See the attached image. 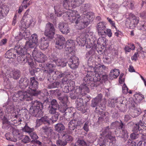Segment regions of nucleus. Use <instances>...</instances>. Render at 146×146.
Masks as SVG:
<instances>
[{
  "label": "nucleus",
  "instance_id": "obj_19",
  "mask_svg": "<svg viewBox=\"0 0 146 146\" xmlns=\"http://www.w3.org/2000/svg\"><path fill=\"white\" fill-rule=\"evenodd\" d=\"M58 25L60 31L63 34H67L70 32V29L67 24L61 22Z\"/></svg>",
  "mask_w": 146,
  "mask_h": 146
},
{
  "label": "nucleus",
  "instance_id": "obj_32",
  "mask_svg": "<svg viewBox=\"0 0 146 146\" xmlns=\"http://www.w3.org/2000/svg\"><path fill=\"white\" fill-rule=\"evenodd\" d=\"M3 78L4 79V84L5 88L7 89H11L12 87V85L9 80L6 77H3Z\"/></svg>",
  "mask_w": 146,
  "mask_h": 146
},
{
  "label": "nucleus",
  "instance_id": "obj_51",
  "mask_svg": "<svg viewBox=\"0 0 146 146\" xmlns=\"http://www.w3.org/2000/svg\"><path fill=\"white\" fill-rule=\"evenodd\" d=\"M41 120L44 124L50 125V121L48 117L46 116H44L40 119Z\"/></svg>",
  "mask_w": 146,
  "mask_h": 146
},
{
  "label": "nucleus",
  "instance_id": "obj_57",
  "mask_svg": "<svg viewBox=\"0 0 146 146\" xmlns=\"http://www.w3.org/2000/svg\"><path fill=\"white\" fill-rule=\"evenodd\" d=\"M51 74L50 72H49V73L48 74L47 76V80L49 82H52L53 80H56V77H55L54 75H53V76H51Z\"/></svg>",
  "mask_w": 146,
  "mask_h": 146
},
{
  "label": "nucleus",
  "instance_id": "obj_18",
  "mask_svg": "<svg viewBox=\"0 0 146 146\" xmlns=\"http://www.w3.org/2000/svg\"><path fill=\"white\" fill-rule=\"evenodd\" d=\"M68 63L71 68H77L79 65L78 59L74 56L70 58L68 61Z\"/></svg>",
  "mask_w": 146,
  "mask_h": 146
},
{
  "label": "nucleus",
  "instance_id": "obj_60",
  "mask_svg": "<svg viewBox=\"0 0 146 146\" xmlns=\"http://www.w3.org/2000/svg\"><path fill=\"white\" fill-rule=\"evenodd\" d=\"M22 141L25 143H27L30 142L31 141V139L27 135L22 136Z\"/></svg>",
  "mask_w": 146,
  "mask_h": 146
},
{
  "label": "nucleus",
  "instance_id": "obj_53",
  "mask_svg": "<svg viewBox=\"0 0 146 146\" xmlns=\"http://www.w3.org/2000/svg\"><path fill=\"white\" fill-rule=\"evenodd\" d=\"M51 104L49 106L54 108H58L59 106L56 100L53 99L51 101Z\"/></svg>",
  "mask_w": 146,
  "mask_h": 146
},
{
  "label": "nucleus",
  "instance_id": "obj_27",
  "mask_svg": "<svg viewBox=\"0 0 146 146\" xmlns=\"http://www.w3.org/2000/svg\"><path fill=\"white\" fill-rule=\"evenodd\" d=\"M9 76L11 78L15 80H17L21 76L20 71L17 70H14L11 71Z\"/></svg>",
  "mask_w": 146,
  "mask_h": 146
},
{
  "label": "nucleus",
  "instance_id": "obj_26",
  "mask_svg": "<svg viewBox=\"0 0 146 146\" xmlns=\"http://www.w3.org/2000/svg\"><path fill=\"white\" fill-rule=\"evenodd\" d=\"M29 82V80L27 78H21L19 81L20 88L22 89H25L28 86Z\"/></svg>",
  "mask_w": 146,
  "mask_h": 146
},
{
  "label": "nucleus",
  "instance_id": "obj_58",
  "mask_svg": "<svg viewBox=\"0 0 146 146\" xmlns=\"http://www.w3.org/2000/svg\"><path fill=\"white\" fill-rule=\"evenodd\" d=\"M112 116L113 118H117L118 117V111L115 108L111 110Z\"/></svg>",
  "mask_w": 146,
  "mask_h": 146
},
{
  "label": "nucleus",
  "instance_id": "obj_39",
  "mask_svg": "<svg viewBox=\"0 0 146 146\" xmlns=\"http://www.w3.org/2000/svg\"><path fill=\"white\" fill-rule=\"evenodd\" d=\"M121 131H120V135H119V136L123 138L125 141L128 137L127 131L125 129H123Z\"/></svg>",
  "mask_w": 146,
  "mask_h": 146
},
{
  "label": "nucleus",
  "instance_id": "obj_61",
  "mask_svg": "<svg viewBox=\"0 0 146 146\" xmlns=\"http://www.w3.org/2000/svg\"><path fill=\"white\" fill-rule=\"evenodd\" d=\"M50 57V62L52 63L56 64L58 60V59L55 55H54L53 54H51Z\"/></svg>",
  "mask_w": 146,
  "mask_h": 146
},
{
  "label": "nucleus",
  "instance_id": "obj_30",
  "mask_svg": "<svg viewBox=\"0 0 146 146\" xmlns=\"http://www.w3.org/2000/svg\"><path fill=\"white\" fill-rule=\"evenodd\" d=\"M27 54H22V55H19L17 58V61L22 65L25 64L27 62Z\"/></svg>",
  "mask_w": 146,
  "mask_h": 146
},
{
  "label": "nucleus",
  "instance_id": "obj_37",
  "mask_svg": "<svg viewBox=\"0 0 146 146\" xmlns=\"http://www.w3.org/2000/svg\"><path fill=\"white\" fill-rule=\"evenodd\" d=\"M67 62L64 59H58L56 63V64L58 66H60L63 67L66 66Z\"/></svg>",
  "mask_w": 146,
  "mask_h": 146
},
{
  "label": "nucleus",
  "instance_id": "obj_52",
  "mask_svg": "<svg viewBox=\"0 0 146 146\" xmlns=\"http://www.w3.org/2000/svg\"><path fill=\"white\" fill-rule=\"evenodd\" d=\"M54 63H51L50 61L49 63H48L46 64V66L47 67L48 69H49V72H50L51 73H52L54 72V71L52 70V68L55 66Z\"/></svg>",
  "mask_w": 146,
  "mask_h": 146
},
{
  "label": "nucleus",
  "instance_id": "obj_24",
  "mask_svg": "<svg viewBox=\"0 0 146 146\" xmlns=\"http://www.w3.org/2000/svg\"><path fill=\"white\" fill-rule=\"evenodd\" d=\"M14 49L15 52H16L18 54H20V55H22V54H25L26 50L28 48H26L25 46L22 48H20L19 46L17 45L15 46Z\"/></svg>",
  "mask_w": 146,
  "mask_h": 146
},
{
  "label": "nucleus",
  "instance_id": "obj_54",
  "mask_svg": "<svg viewBox=\"0 0 146 146\" xmlns=\"http://www.w3.org/2000/svg\"><path fill=\"white\" fill-rule=\"evenodd\" d=\"M107 133H108V134L107 135L111 134V131L110 130V127L109 126L104 127L102 129V134L105 135Z\"/></svg>",
  "mask_w": 146,
  "mask_h": 146
},
{
  "label": "nucleus",
  "instance_id": "obj_14",
  "mask_svg": "<svg viewBox=\"0 0 146 146\" xmlns=\"http://www.w3.org/2000/svg\"><path fill=\"white\" fill-rule=\"evenodd\" d=\"M65 40L63 36L60 35L58 36L56 42V47L59 49H62L65 46Z\"/></svg>",
  "mask_w": 146,
  "mask_h": 146
},
{
  "label": "nucleus",
  "instance_id": "obj_55",
  "mask_svg": "<svg viewBox=\"0 0 146 146\" xmlns=\"http://www.w3.org/2000/svg\"><path fill=\"white\" fill-rule=\"evenodd\" d=\"M60 86V83L58 82H54L48 86V88H58Z\"/></svg>",
  "mask_w": 146,
  "mask_h": 146
},
{
  "label": "nucleus",
  "instance_id": "obj_59",
  "mask_svg": "<svg viewBox=\"0 0 146 146\" xmlns=\"http://www.w3.org/2000/svg\"><path fill=\"white\" fill-rule=\"evenodd\" d=\"M27 62H28V64L30 66L32 67L33 66L34 64V62L33 59L31 57V56L29 54L27 55Z\"/></svg>",
  "mask_w": 146,
  "mask_h": 146
},
{
  "label": "nucleus",
  "instance_id": "obj_29",
  "mask_svg": "<svg viewBox=\"0 0 146 146\" xmlns=\"http://www.w3.org/2000/svg\"><path fill=\"white\" fill-rule=\"evenodd\" d=\"M95 111L97 113L99 114L98 115V120L102 122L106 118L105 113L102 111H101L97 107L95 108Z\"/></svg>",
  "mask_w": 146,
  "mask_h": 146
},
{
  "label": "nucleus",
  "instance_id": "obj_46",
  "mask_svg": "<svg viewBox=\"0 0 146 146\" xmlns=\"http://www.w3.org/2000/svg\"><path fill=\"white\" fill-rule=\"evenodd\" d=\"M119 99H110L108 100V105L109 106L113 107L115 106V104L118 102Z\"/></svg>",
  "mask_w": 146,
  "mask_h": 146
},
{
  "label": "nucleus",
  "instance_id": "obj_13",
  "mask_svg": "<svg viewBox=\"0 0 146 146\" xmlns=\"http://www.w3.org/2000/svg\"><path fill=\"white\" fill-rule=\"evenodd\" d=\"M31 23L30 20L26 17H23L19 25L20 31H22L25 29H26L30 26Z\"/></svg>",
  "mask_w": 146,
  "mask_h": 146
},
{
  "label": "nucleus",
  "instance_id": "obj_45",
  "mask_svg": "<svg viewBox=\"0 0 146 146\" xmlns=\"http://www.w3.org/2000/svg\"><path fill=\"white\" fill-rule=\"evenodd\" d=\"M73 40H67L65 45V47L68 48V50H69V48H71L72 47H73L74 44Z\"/></svg>",
  "mask_w": 146,
  "mask_h": 146
},
{
  "label": "nucleus",
  "instance_id": "obj_1",
  "mask_svg": "<svg viewBox=\"0 0 146 146\" xmlns=\"http://www.w3.org/2000/svg\"><path fill=\"white\" fill-rule=\"evenodd\" d=\"M63 16L68 19L72 23H75L76 28L81 29L87 27L88 23L92 22L94 18L93 13L91 12L87 13L84 18L81 16L77 11L75 10H70L63 13Z\"/></svg>",
  "mask_w": 146,
  "mask_h": 146
},
{
  "label": "nucleus",
  "instance_id": "obj_4",
  "mask_svg": "<svg viewBox=\"0 0 146 146\" xmlns=\"http://www.w3.org/2000/svg\"><path fill=\"white\" fill-rule=\"evenodd\" d=\"M88 67L91 68V69L93 70V71L95 72V75H93L92 78H94V77H96L98 78V77L100 78V80L98 82L100 81L101 79V77L103 76V78H105L107 79V76H103L102 75H100V73L101 72L103 71V70L102 69V68L101 66H100V64L96 66L95 67L94 66V60L92 59V58H89L88 61Z\"/></svg>",
  "mask_w": 146,
  "mask_h": 146
},
{
  "label": "nucleus",
  "instance_id": "obj_25",
  "mask_svg": "<svg viewBox=\"0 0 146 146\" xmlns=\"http://www.w3.org/2000/svg\"><path fill=\"white\" fill-rule=\"evenodd\" d=\"M32 94L33 96H37L40 95L42 97V98L45 97L48 94V93L46 89H44L41 91H36V92H33Z\"/></svg>",
  "mask_w": 146,
  "mask_h": 146
},
{
  "label": "nucleus",
  "instance_id": "obj_3",
  "mask_svg": "<svg viewBox=\"0 0 146 146\" xmlns=\"http://www.w3.org/2000/svg\"><path fill=\"white\" fill-rule=\"evenodd\" d=\"M8 106L5 110L6 115L8 117L9 120L13 121H16V122L19 124H20L22 120L18 118V116L16 115L15 110V106L13 104H8Z\"/></svg>",
  "mask_w": 146,
  "mask_h": 146
},
{
  "label": "nucleus",
  "instance_id": "obj_21",
  "mask_svg": "<svg viewBox=\"0 0 146 146\" xmlns=\"http://www.w3.org/2000/svg\"><path fill=\"white\" fill-rule=\"evenodd\" d=\"M102 98V95L101 94H98L96 97L92 100L90 106L93 108L96 106L98 104L101 102Z\"/></svg>",
  "mask_w": 146,
  "mask_h": 146
},
{
  "label": "nucleus",
  "instance_id": "obj_40",
  "mask_svg": "<svg viewBox=\"0 0 146 146\" xmlns=\"http://www.w3.org/2000/svg\"><path fill=\"white\" fill-rule=\"evenodd\" d=\"M58 99L61 101L63 104L67 105L68 102V97L65 95L63 97H58Z\"/></svg>",
  "mask_w": 146,
  "mask_h": 146
},
{
  "label": "nucleus",
  "instance_id": "obj_48",
  "mask_svg": "<svg viewBox=\"0 0 146 146\" xmlns=\"http://www.w3.org/2000/svg\"><path fill=\"white\" fill-rule=\"evenodd\" d=\"M130 123L133 125L132 129L133 131L135 132H137L139 131L140 130H141V129H139V127L138 124L136 123L134 125V123L132 122H130Z\"/></svg>",
  "mask_w": 146,
  "mask_h": 146
},
{
  "label": "nucleus",
  "instance_id": "obj_43",
  "mask_svg": "<svg viewBox=\"0 0 146 146\" xmlns=\"http://www.w3.org/2000/svg\"><path fill=\"white\" fill-rule=\"evenodd\" d=\"M9 11V9L7 7H4L0 8V12L3 17H5L7 15Z\"/></svg>",
  "mask_w": 146,
  "mask_h": 146
},
{
  "label": "nucleus",
  "instance_id": "obj_33",
  "mask_svg": "<svg viewBox=\"0 0 146 146\" xmlns=\"http://www.w3.org/2000/svg\"><path fill=\"white\" fill-rule=\"evenodd\" d=\"M139 19L138 17L133 15L132 17L131 18V22L130 24V27H135L139 22Z\"/></svg>",
  "mask_w": 146,
  "mask_h": 146
},
{
  "label": "nucleus",
  "instance_id": "obj_44",
  "mask_svg": "<svg viewBox=\"0 0 146 146\" xmlns=\"http://www.w3.org/2000/svg\"><path fill=\"white\" fill-rule=\"evenodd\" d=\"M62 137H64L65 139V141H67L71 142L73 140L72 137L68 134L66 133H64L62 135Z\"/></svg>",
  "mask_w": 146,
  "mask_h": 146
},
{
  "label": "nucleus",
  "instance_id": "obj_47",
  "mask_svg": "<svg viewBox=\"0 0 146 146\" xmlns=\"http://www.w3.org/2000/svg\"><path fill=\"white\" fill-rule=\"evenodd\" d=\"M141 113L140 109L139 108L135 109L131 113V116L133 117H135Z\"/></svg>",
  "mask_w": 146,
  "mask_h": 146
},
{
  "label": "nucleus",
  "instance_id": "obj_7",
  "mask_svg": "<svg viewBox=\"0 0 146 146\" xmlns=\"http://www.w3.org/2000/svg\"><path fill=\"white\" fill-rule=\"evenodd\" d=\"M84 0H64L63 6L66 9H69V7L74 8L79 6L84 1Z\"/></svg>",
  "mask_w": 146,
  "mask_h": 146
},
{
  "label": "nucleus",
  "instance_id": "obj_17",
  "mask_svg": "<svg viewBox=\"0 0 146 146\" xmlns=\"http://www.w3.org/2000/svg\"><path fill=\"white\" fill-rule=\"evenodd\" d=\"M98 33L99 35H104L106 34V24L103 22H100L97 25Z\"/></svg>",
  "mask_w": 146,
  "mask_h": 146
},
{
  "label": "nucleus",
  "instance_id": "obj_34",
  "mask_svg": "<svg viewBox=\"0 0 146 146\" xmlns=\"http://www.w3.org/2000/svg\"><path fill=\"white\" fill-rule=\"evenodd\" d=\"M87 137L92 142H94L96 140L97 138L96 134L93 132L89 133L88 134Z\"/></svg>",
  "mask_w": 146,
  "mask_h": 146
},
{
  "label": "nucleus",
  "instance_id": "obj_23",
  "mask_svg": "<svg viewBox=\"0 0 146 146\" xmlns=\"http://www.w3.org/2000/svg\"><path fill=\"white\" fill-rule=\"evenodd\" d=\"M49 40L45 38H42L40 39V48L43 50L46 49L49 45Z\"/></svg>",
  "mask_w": 146,
  "mask_h": 146
},
{
  "label": "nucleus",
  "instance_id": "obj_49",
  "mask_svg": "<svg viewBox=\"0 0 146 146\" xmlns=\"http://www.w3.org/2000/svg\"><path fill=\"white\" fill-rule=\"evenodd\" d=\"M23 130L24 131L29 133H31L34 130V129L33 128H30L28 126L27 124L26 123L25 126L23 129Z\"/></svg>",
  "mask_w": 146,
  "mask_h": 146
},
{
  "label": "nucleus",
  "instance_id": "obj_28",
  "mask_svg": "<svg viewBox=\"0 0 146 146\" xmlns=\"http://www.w3.org/2000/svg\"><path fill=\"white\" fill-rule=\"evenodd\" d=\"M107 138V135L105 136V135L101 134L98 139V143L100 146H106V142Z\"/></svg>",
  "mask_w": 146,
  "mask_h": 146
},
{
  "label": "nucleus",
  "instance_id": "obj_42",
  "mask_svg": "<svg viewBox=\"0 0 146 146\" xmlns=\"http://www.w3.org/2000/svg\"><path fill=\"white\" fill-rule=\"evenodd\" d=\"M53 73H54L55 77H56V79L57 78H60L63 77L66 74V73L65 72L62 73L61 72L58 71L54 72Z\"/></svg>",
  "mask_w": 146,
  "mask_h": 146
},
{
  "label": "nucleus",
  "instance_id": "obj_10",
  "mask_svg": "<svg viewBox=\"0 0 146 146\" xmlns=\"http://www.w3.org/2000/svg\"><path fill=\"white\" fill-rule=\"evenodd\" d=\"M32 93L27 91H20L15 95V97L21 101L25 100H26V101H29L31 100L33 98Z\"/></svg>",
  "mask_w": 146,
  "mask_h": 146
},
{
  "label": "nucleus",
  "instance_id": "obj_20",
  "mask_svg": "<svg viewBox=\"0 0 146 146\" xmlns=\"http://www.w3.org/2000/svg\"><path fill=\"white\" fill-rule=\"evenodd\" d=\"M81 90L80 88H78L76 90H72L70 93V97L72 99H75L76 97L79 98L82 95L81 94Z\"/></svg>",
  "mask_w": 146,
  "mask_h": 146
},
{
  "label": "nucleus",
  "instance_id": "obj_41",
  "mask_svg": "<svg viewBox=\"0 0 146 146\" xmlns=\"http://www.w3.org/2000/svg\"><path fill=\"white\" fill-rule=\"evenodd\" d=\"M77 143L78 145L80 146H89V143L86 142L84 140L82 139H79L77 141Z\"/></svg>",
  "mask_w": 146,
  "mask_h": 146
},
{
  "label": "nucleus",
  "instance_id": "obj_62",
  "mask_svg": "<svg viewBox=\"0 0 146 146\" xmlns=\"http://www.w3.org/2000/svg\"><path fill=\"white\" fill-rule=\"evenodd\" d=\"M107 138L110 140L109 141L110 143H112V144H114L116 140L114 137L112 136L111 134L107 135Z\"/></svg>",
  "mask_w": 146,
  "mask_h": 146
},
{
  "label": "nucleus",
  "instance_id": "obj_64",
  "mask_svg": "<svg viewBox=\"0 0 146 146\" xmlns=\"http://www.w3.org/2000/svg\"><path fill=\"white\" fill-rule=\"evenodd\" d=\"M136 100L138 102H140L143 100L144 98V96L142 94H137L135 95Z\"/></svg>",
  "mask_w": 146,
  "mask_h": 146
},
{
  "label": "nucleus",
  "instance_id": "obj_63",
  "mask_svg": "<svg viewBox=\"0 0 146 146\" xmlns=\"http://www.w3.org/2000/svg\"><path fill=\"white\" fill-rule=\"evenodd\" d=\"M58 113H57L55 115H54L53 116H52L50 120V123H53L56 122L58 120Z\"/></svg>",
  "mask_w": 146,
  "mask_h": 146
},
{
  "label": "nucleus",
  "instance_id": "obj_38",
  "mask_svg": "<svg viewBox=\"0 0 146 146\" xmlns=\"http://www.w3.org/2000/svg\"><path fill=\"white\" fill-rule=\"evenodd\" d=\"M40 130L46 135L49 134L52 131V130L50 127H48L46 126L42 127L41 128Z\"/></svg>",
  "mask_w": 146,
  "mask_h": 146
},
{
  "label": "nucleus",
  "instance_id": "obj_50",
  "mask_svg": "<svg viewBox=\"0 0 146 146\" xmlns=\"http://www.w3.org/2000/svg\"><path fill=\"white\" fill-rule=\"evenodd\" d=\"M140 25L139 26H138V29L139 30L146 31V22L141 21Z\"/></svg>",
  "mask_w": 146,
  "mask_h": 146
},
{
  "label": "nucleus",
  "instance_id": "obj_2",
  "mask_svg": "<svg viewBox=\"0 0 146 146\" xmlns=\"http://www.w3.org/2000/svg\"><path fill=\"white\" fill-rule=\"evenodd\" d=\"M31 104V106L29 110L30 114L36 117H41L42 113V110L43 107L42 103L39 101L35 100L32 101Z\"/></svg>",
  "mask_w": 146,
  "mask_h": 146
},
{
  "label": "nucleus",
  "instance_id": "obj_31",
  "mask_svg": "<svg viewBox=\"0 0 146 146\" xmlns=\"http://www.w3.org/2000/svg\"><path fill=\"white\" fill-rule=\"evenodd\" d=\"M120 74L119 71L117 69L111 70L109 74V76L111 79L116 78Z\"/></svg>",
  "mask_w": 146,
  "mask_h": 146
},
{
  "label": "nucleus",
  "instance_id": "obj_22",
  "mask_svg": "<svg viewBox=\"0 0 146 146\" xmlns=\"http://www.w3.org/2000/svg\"><path fill=\"white\" fill-rule=\"evenodd\" d=\"M78 122L75 119H73L68 123V127L70 133H72L78 126Z\"/></svg>",
  "mask_w": 146,
  "mask_h": 146
},
{
  "label": "nucleus",
  "instance_id": "obj_9",
  "mask_svg": "<svg viewBox=\"0 0 146 146\" xmlns=\"http://www.w3.org/2000/svg\"><path fill=\"white\" fill-rule=\"evenodd\" d=\"M38 42V36L36 34L32 35L29 41L26 42L25 46L27 48H33L36 47Z\"/></svg>",
  "mask_w": 146,
  "mask_h": 146
},
{
  "label": "nucleus",
  "instance_id": "obj_56",
  "mask_svg": "<svg viewBox=\"0 0 146 146\" xmlns=\"http://www.w3.org/2000/svg\"><path fill=\"white\" fill-rule=\"evenodd\" d=\"M85 35V34L82 33L80 37L77 38V40H78L82 44L85 43L86 42V39L84 36Z\"/></svg>",
  "mask_w": 146,
  "mask_h": 146
},
{
  "label": "nucleus",
  "instance_id": "obj_6",
  "mask_svg": "<svg viewBox=\"0 0 146 146\" xmlns=\"http://www.w3.org/2000/svg\"><path fill=\"white\" fill-rule=\"evenodd\" d=\"M11 129L12 131V133L13 137H10L9 133H6L5 134V137L7 140L16 142L17 141L18 139L21 138V137L23 135L19 130L15 128L12 127Z\"/></svg>",
  "mask_w": 146,
  "mask_h": 146
},
{
  "label": "nucleus",
  "instance_id": "obj_11",
  "mask_svg": "<svg viewBox=\"0 0 146 146\" xmlns=\"http://www.w3.org/2000/svg\"><path fill=\"white\" fill-rule=\"evenodd\" d=\"M32 52V55L35 60L38 62H43L44 61L45 56L37 48H35Z\"/></svg>",
  "mask_w": 146,
  "mask_h": 146
},
{
  "label": "nucleus",
  "instance_id": "obj_16",
  "mask_svg": "<svg viewBox=\"0 0 146 146\" xmlns=\"http://www.w3.org/2000/svg\"><path fill=\"white\" fill-rule=\"evenodd\" d=\"M23 31H24L22 33H21V31L20 32L18 35H15V38L18 40L21 39L23 37L25 39H28L30 36L31 33L29 30L25 29Z\"/></svg>",
  "mask_w": 146,
  "mask_h": 146
},
{
  "label": "nucleus",
  "instance_id": "obj_35",
  "mask_svg": "<svg viewBox=\"0 0 146 146\" xmlns=\"http://www.w3.org/2000/svg\"><path fill=\"white\" fill-rule=\"evenodd\" d=\"M54 128L56 131L58 132H61L64 130L65 127L62 124L60 123L55 125Z\"/></svg>",
  "mask_w": 146,
  "mask_h": 146
},
{
  "label": "nucleus",
  "instance_id": "obj_15",
  "mask_svg": "<svg viewBox=\"0 0 146 146\" xmlns=\"http://www.w3.org/2000/svg\"><path fill=\"white\" fill-rule=\"evenodd\" d=\"M76 108L79 110L84 113L86 111V108L83 104V99L80 98H78L76 101Z\"/></svg>",
  "mask_w": 146,
  "mask_h": 146
},
{
  "label": "nucleus",
  "instance_id": "obj_36",
  "mask_svg": "<svg viewBox=\"0 0 146 146\" xmlns=\"http://www.w3.org/2000/svg\"><path fill=\"white\" fill-rule=\"evenodd\" d=\"M58 110L62 113L67 112L71 110V108H67V105L63 104L61 105L60 107L58 108Z\"/></svg>",
  "mask_w": 146,
  "mask_h": 146
},
{
  "label": "nucleus",
  "instance_id": "obj_12",
  "mask_svg": "<svg viewBox=\"0 0 146 146\" xmlns=\"http://www.w3.org/2000/svg\"><path fill=\"white\" fill-rule=\"evenodd\" d=\"M30 81V84L29 86V92H36L38 87V82L35 80V78L34 77L31 78Z\"/></svg>",
  "mask_w": 146,
  "mask_h": 146
},
{
  "label": "nucleus",
  "instance_id": "obj_8",
  "mask_svg": "<svg viewBox=\"0 0 146 146\" xmlns=\"http://www.w3.org/2000/svg\"><path fill=\"white\" fill-rule=\"evenodd\" d=\"M55 33V29L53 24L49 22L46 24L44 31L45 35L52 39L54 37Z\"/></svg>",
  "mask_w": 146,
  "mask_h": 146
},
{
  "label": "nucleus",
  "instance_id": "obj_5",
  "mask_svg": "<svg viewBox=\"0 0 146 146\" xmlns=\"http://www.w3.org/2000/svg\"><path fill=\"white\" fill-rule=\"evenodd\" d=\"M100 80L99 77L98 78L96 77L94 78H92L91 75L90 74H87L86 76L84 77L83 79V84L80 86V89L81 90V92H84L85 93H89V88L87 87V85L89 84L90 82L94 81V82H96Z\"/></svg>",
  "mask_w": 146,
  "mask_h": 146
}]
</instances>
